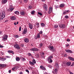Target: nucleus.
I'll return each mask as SVG.
<instances>
[{"label": "nucleus", "instance_id": "33", "mask_svg": "<svg viewBox=\"0 0 74 74\" xmlns=\"http://www.w3.org/2000/svg\"><path fill=\"white\" fill-rule=\"evenodd\" d=\"M58 27V25H55L54 26V28H57Z\"/></svg>", "mask_w": 74, "mask_h": 74}, {"label": "nucleus", "instance_id": "26", "mask_svg": "<svg viewBox=\"0 0 74 74\" xmlns=\"http://www.w3.org/2000/svg\"><path fill=\"white\" fill-rule=\"evenodd\" d=\"M42 45H43V44H42V43H40L39 45V47L40 48H41V47H42Z\"/></svg>", "mask_w": 74, "mask_h": 74}, {"label": "nucleus", "instance_id": "32", "mask_svg": "<svg viewBox=\"0 0 74 74\" xmlns=\"http://www.w3.org/2000/svg\"><path fill=\"white\" fill-rule=\"evenodd\" d=\"M35 56L36 58H39V55H38V54H36L35 55Z\"/></svg>", "mask_w": 74, "mask_h": 74}, {"label": "nucleus", "instance_id": "46", "mask_svg": "<svg viewBox=\"0 0 74 74\" xmlns=\"http://www.w3.org/2000/svg\"><path fill=\"white\" fill-rule=\"evenodd\" d=\"M68 42H69V41H70V39H68L67 40H66Z\"/></svg>", "mask_w": 74, "mask_h": 74}, {"label": "nucleus", "instance_id": "43", "mask_svg": "<svg viewBox=\"0 0 74 74\" xmlns=\"http://www.w3.org/2000/svg\"><path fill=\"white\" fill-rule=\"evenodd\" d=\"M25 71H26V72H27L28 73H29V70H28L26 69L25 70Z\"/></svg>", "mask_w": 74, "mask_h": 74}, {"label": "nucleus", "instance_id": "2", "mask_svg": "<svg viewBox=\"0 0 74 74\" xmlns=\"http://www.w3.org/2000/svg\"><path fill=\"white\" fill-rule=\"evenodd\" d=\"M53 56H49L47 59V60L49 63H51L53 61L52 59V58H53Z\"/></svg>", "mask_w": 74, "mask_h": 74}, {"label": "nucleus", "instance_id": "4", "mask_svg": "<svg viewBox=\"0 0 74 74\" xmlns=\"http://www.w3.org/2000/svg\"><path fill=\"white\" fill-rule=\"evenodd\" d=\"M39 50L36 48H33L31 49L30 50L31 51H38Z\"/></svg>", "mask_w": 74, "mask_h": 74}, {"label": "nucleus", "instance_id": "5", "mask_svg": "<svg viewBox=\"0 0 74 74\" xmlns=\"http://www.w3.org/2000/svg\"><path fill=\"white\" fill-rule=\"evenodd\" d=\"M14 47L15 48L17 49H20V47L19 45L17 44H15L14 45Z\"/></svg>", "mask_w": 74, "mask_h": 74}, {"label": "nucleus", "instance_id": "10", "mask_svg": "<svg viewBox=\"0 0 74 74\" xmlns=\"http://www.w3.org/2000/svg\"><path fill=\"white\" fill-rule=\"evenodd\" d=\"M29 27L30 29H33V25L32 24L29 23Z\"/></svg>", "mask_w": 74, "mask_h": 74}, {"label": "nucleus", "instance_id": "49", "mask_svg": "<svg viewBox=\"0 0 74 74\" xmlns=\"http://www.w3.org/2000/svg\"><path fill=\"white\" fill-rule=\"evenodd\" d=\"M55 71L56 72V73L57 71H58V69H56L55 70Z\"/></svg>", "mask_w": 74, "mask_h": 74}, {"label": "nucleus", "instance_id": "60", "mask_svg": "<svg viewBox=\"0 0 74 74\" xmlns=\"http://www.w3.org/2000/svg\"><path fill=\"white\" fill-rule=\"evenodd\" d=\"M6 57L7 58H10V57L8 56H7Z\"/></svg>", "mask_w": 74, "mask_h": 74}, {"label": "nucleus", "instance_id": "48", "mask_svg": "<svg viewBox=\"0 0 74 74\" xmlns=\"http://www.w3.org/2000/svg\"><path fill=\"white\" fill-rule=\"evenodd\" d=\"M22 59L23 60V61H25V59L24 58H22Z\"/></svg>", "mask_w": 74, "mask_h": 74}, {"label": "nucleus", "instance_id": "55", "mask_svg": "<svg viewBox=\"0 0 74 74\" xmlns=\"http://www.w3.org/2000/svg\"><path fill=\"white\" fill-rule=\"evenodd\" d=\"M11 70H10L9 71V73H11Z\"/></svg>", "mask_w": 74, "mask_h": 74}, {"label": "nucleus", "instance_id": "37", "mask_svg": "<svg viewBox=\"0 0 74 74\" xmlns=\"http://www.w3.org/2000/svg\"><path fill=\"white\" fill-rule=\"evenodd\" d=\"M29 63L30 64H32V65H34V63L32 62L29 61Z\"/></svg>", "mask_w": 74, "mask_h": 74}, {"label": "nucleus", "instance_id": "50", "mask_svg": "<svg viewBox=\"0 0 74 74\" xmlns=\"http://www.w3.org/2000/svg\"><path fill=\"white\" fill-rule=\"evenodd\" d=\"M69 44H66V47H69Z\"/></svg>", "mask_w": 74, "mask_h": 74}, {"label": "nucleus", "instance_id": "61", "mask_svg": "<svg viewBox=\"0 0 74 74\" xmlns=\"http://www.w3.org/2000/svg\"><path fill=\"white\" fill-rule=\"evenodd\" d=\"M20 74H22V72H20Z\"/></svg>", "mask_w": 74, "mask_h": 74}, {"label": "nucleus", "instance_id": "45", "mask_svg": "<svg viewBox=\"0 0 74 74\" xmlns=\"http://www.w3.org/2000/svg\"><path fill=\"white\" fill-rule=\"evenodd\" d=\"M19 37V36L18 35H16V36H15V38H18Z\"/></svg>", "mask_w": 74, "mask_h": 74}, {"label": "nucleus", "instance_id": "21", "mask_svg": "<svg viewBox=\"0 0 74 74\" xmlns=\"http://www.w3.org/2000/svg\"><path fill=\"white\" fill-rule=\"evenodd\" d=\"M55 66L56 68L57 69H59V64H56Z\"/></svg>", "mask_w": 74, "mask_h": 74}, {"label": "nucleus", "instance_id": "23", "mask_svg": "<svg viewBox=\"0 0 74 74\" xmlns=\"http://www.w3.org/2000/svg\"><path fill=\"white\" fill-rule=\"evenodd\" d=\"M25 12H23V11H22L21 12V15H25Z\"/></svg>", "mask_w": 74, "mask_h": 74}, {"label": "nucleus", "instance_id": "14", "mask_svg": "<svg viewBox=\"0 0 74 74\" xmlns=\"http://www.w3.org/2000/svg\"><path fill=\"white\" fill-rule=\"evenodd\" d=\"M43 7L44 8V9H45L46 11H47V5L45 4H44L43 5Z\"/></svg>", "mask_w": 74, "mask_h": 74}, {"label": "nucleus", "instance_id": "7", "mask_svg": "<svg viewBox=\"0 0 74 74\" xmlns=\"http://www.w3.org/2000/svg\"><path fill=\"white\" fill-rule=\"evenodd\" d=\"M8 38V36L7 35H5L3 37V38L2 40L4 41V40H6L7 39V38Z\"/></svg>", "mask_w": 74, "mask_h": 74}, {"label": "nucleus", "instance_id": "38", "mask_svg": "<svg viewBox=\"0 0 74 74\" xmlns=\"http://www.w3.org/2000/svg\"><path fill=\"white\" fill-rule=\"evenodd\" d=\"M2 59L3 61H4V60H6V58H3Z\"/></svg>", "mask_w": 74, "mask_h": 74}, {"label": "nucleus", "instance_id": "35", "mask_svg": "<svg viewBox=\"0 0 74 74\" xmlns=\"http://www.w3.org/2000/svg\"><path fill=\"white\" fill-rule=\"evenodd\" d=\"M37 37L38 38H40V34H38L37 35Z\"/></svg>", "mask_w": 74, "mask_h": 74}, {"label": "nucleus", "instance_id": "31", "mask_svg": "<svg viewBox=\"0 0 74 74\" xmlns=\"http://www.w3.org/2000/svg\"><path fill=\"white\" fill-rule=\"evenodd\" d=\"M24 2L25 3H27L28 2V0H23Z\"/></svg>", "mask_w": 74, "mask_h": 74}, {"label": "nucleus", "instance_id": "63", "mask_svg": "<svg viewBox=\"0 0 74 74\" xmlns=\"http://www.w3.org/2000/svg\"><path fill=\"white\" fill-rule=\"evenodd\" d=\"M18 23H19V22H17V25H18Z\"/></svg>", "mask_w": 74, "mask_h": 74}, {"label": "nucleus", "instance_id": "44", "mask_svg": "<svg viewBox=\"0 0 74 74\" xmlns=\"http://www.w3.org/2000/svg\"><path fill=\"white\" fill-rule=\"evenodd\" d=\"M15 69H16V67H14L13 68H12V70H16Z\"/></svg>", "mask_w": 74, "mask_h": 74}, {"label": "nucleus", "instance_id": "13", "mask_svg": "<svg viewBox=\"0 0 74 74\" xmlns=\"http://www.w3.org/2000/svg\"><path fill=\"white\" fill-rule=\"evenodd\" d=\"M69 12V10H65L63 12V14L64 15H65V14L66 15V14H67V13Z\"/></svg>", "mask_w": 74, "mask_h": 74}, {"label": "nucleus", "instance_id": "25", "mask_svg": "<svg viewBox=\"0 0 74 74\" xmlns=\"http://www.w3.org/2000/svg\"><path fill=\"white\" fill-rule=\"evenodd\" d=\"M64 5H65L64 4L62 3L60 5V7H64Z\"/></svg>", "mask_w": 74, "mask_h": 74}, {"label": "nucleus", "instance_id": "3", "mask_svg": "<svg viewBox=\"0 0 74 74\" xmlns=\"http://www.w3.org/2000/svg\"><path fill=\"white\" fill-rule=\"evenodd\" d=\"M59 26L60 28L61 29H64L65 27H66V26H65V25L64 24H62L60 23L59 25Z\"/></svg>", "mask_w": 74, "mask_h": 74}, {"label": "nucleus", "instance_id": "36", "mask_svg": "<svg viewBox=\"0 0 74 74\" xmlns=\"http://www.w3.org/2000/svg\"><path fill=\"white\" fill-rule=\"evenodd\" d=\"M65 18H66V19H68L69 18V16L67 15L65 16Z\"/></svg>", "mask_w": 74, "mask_h": 74}, {"label": "nucleus", "instance_id": "8", "mask_svg": "<svg viewBox=\"0 0 74 74\" xmlns=\"http://www.w3.org/2000/svg\"><path fill=\"white\" fill-rule=\"evenodd\" d=\"M7 2V0H2L1 3L2 4H4Z\"/></svg>", "mask_w": 74, "mask_h": 74}, {"label": "nucleus", "instance_id": "18", "mask_svg": "<svg viewBox=\"0 0 74 74\" xmlns=\"http://www.w3.org/2000/svg\"><path fill=\"white\" fill-rule=\"evenodd\" d=\"M68 58L71 60H72V61H74V59L73 58L70 57H68Z\"/></svg>", "mask_w": 74, "mask_h": 74}, {"label": "nucleus", "instance_id": "17", "mask_svg": "<svg viewBox=\"0 0 74 74\" xmlns=\"http://www.w3.org/2000/svg\"><path fill=\"white\" fill-rule=\"evenodd\" d=\"M40 67V69H42L43 70H46V69L42 66H41Z\"/></svg>", "mask_w": 74, "mask_h": 74}, {"label": "nucleus", "instance_id": "6", "mask_svg": "<svg viewBox=\"0 0 74 74\" xmlns=\"http://www.w3.org/2000/svg\"><path fill=\"white\" fill-rule=\"evenodd\" d=\"M49 48L51 51L53 52L55 51V49H53V46H49Z\"/></svg>", "mask_w": 74, "mask_h": 74}, {"label": "nucleus", "instance_id": "16", "mask_svg": "<svg viewBox=\"0 0 74 74\" xmlns=\"http://www.w3.org/2000/svg\"><path fill=\"white\" fill-rule=\"evenodd\" d=\"M10 19L11 20L14 21V20H15V19H16V17L14 16H12L11 17Z\"/></svg>", "mask_w": 74, "mask_h": 74}, {"label": "nucleus", "instance_id": "19", "mask_svg": "<svg viewBox=\"0 0 74 74\" xmlns=\"http://www.w3.org/2000/svg\"><path fill=\"white\" fill-rule=\"evenodd\" d=\"M8 52L9 53H12L13 54H14V52L11 50H9L8 51Z\"/></svg>", "mask_w": 74, "mask_h": 74}, {"label": "nucleus", "instance_id": "51", "mask_svg": "<svg viewBox=\"0 0 74 74\" xmlns=\"http://www.w3.org/2000/svg\"><path fill=\"white\" fill-rule=\"evenodd\" d=\"M29 8H32V6L31 5H30L29 6Z\"/></svg>", "mask_w": 74, "mask_h": 74}, {"label": "nucleus", "instance_id": "12", "mask_svg": "<svg viewBox=\"0 0 74 74\" xmlns=\"http://www.w3.org/2000/svg\"><path fill=\"white\" fill-rule=\"evenodd\" d=\"M24 41L25 42H26V43H27V42H29V39L27 38H25L24 39Z\"/></svg>", "mask_w": 74, "mask_h": 74}, {"label": "nucleus", "instance_id": "29", "mask_svg": "<svg viewBox=\"0 0 74 74\" xmlns=\"http://www.w3.org/2000/svg\"><path fill=\"white\" fill-rule=\"evenodd\" d=\"M32 62L33 63H34L35 64H36V60H35L34 59H33L32 61Z\"/></svg>", "mask_w": 74, "mask_h": 74}, {"label": "nucleus", "instance_id": "22", "mask_svg": "<svg viewBox=\"0 0 74 74\" xmlns=\"http://www.w3.org/2000/svg\"><path fill=\"white\" fill-rule=\"evenodd\" d=\"M71 63L70 62H68L66 63V64L67 65V66H69L71 65Z\"/></svg>", "mask_w": 74, "mask_h": 74}, {"label": "nucleus", "instance_id": "34", "mask_svg": "<svg viewBox=\"0 0 74 74\" xmlns=\"http://www.w3.org/2000/svg\"><path fill=\"white\" fill-rule=\"evenodd\" d=\"M35 13V11H34V10H33L31 12V14H32V15H33V14H34Z\"/></svg>", "mask_w": 74, "mask_h": 74}, {"label": "nucleus", "instance_id": "1", "mask_svg": "<svg viewBox=\"0 0 74 74\" xmlns=\"http://www.w3.org/2000/svg\"><path fill=\"white\" fill-rule=\"evenodd\" d=\"M5 12L3 11L1 14H0V21H2V20H3V19L5 18Z\"/></svg>", "mask_w": 74, "mask_h": 74}, {"label": "nucleus", "instance_id": "47", "mask_svg": "<svg viewBox=\"0 0 74 74\" xmlns=\"http://www.w3.org/2000/svg\"><path fill=\"white\" fill-rule=\"evenodd\" d=\"M19 31L20 32V31H21V27H20L19 28Z\"/></svg>", "mask_w": 74, "mask_h": 74}, {"label": "nucleus", "instance_id": "41", "mask_svg": "<svg viewBox=\"0 0 74 74\" xmlns=\"http://www.w3.org/2000/svg\"><path fill=\"white\" fill-rule=\"evenodd\" d=\"M28 56H32V54H31V53H28Z\"/></svg>", "mask_w": 74, "mask_h": 74}, {"label": "nucleus", "instance_id": "64", "mask_svg": "<svg viewBox=\"0 0 74 74\" xmlns=\"http://www.w3.org/2000/svg\"><path fill=\"white\" fill-rule=\"evenodd\" d=\"M64 56L65 57L67 56V55H64Z\"/></svg>", "mask_w": 74, "mask_h": 74}, {"label": "nucleus", "instance_id": "30", "mask_svg": "<svg viewBox=\"0 0 74 74\" xmlns=\"http://www.w3.org/2000/svg\"><path fill=\"white\" fill-rule=\"evenodd\" d=\"M41 25L43 27H44L45 26V25L44 24V23H41Z\"/></svg>", "mask_w": 74, "mask_h": 74}, {"label": "nucleus", "instance_id": "59", "mask_svg": "<svg viewBox=\"0 0 74 74\" xmlns=\"http://www.w3.org/2000/svg\"><path fill=\"white\" fill-rule=\"evenodd\" d=\"M42 1H45V0H41Z\"/></svg>", "mask_w": 74, "mask_h": 74}, {"label": "nucleus", "instance_id": "15", "mask_svg": "<svg viewBox=\"0 0 74 74\" xmlns=\"http://www.w3.org/2000/svg\"><path fill=\"white\" fill-rule=\"evenodd\" d=\"M65 51L66 52H68V53H69H69H73V51H72L71 50H69V49L66 50Z\"/></svg>", "mask_w": 74, "mask_h": 74}, {"label": "nucleus", "instance_id": "52", "mask_svg": "<svg viewBox=\"0 0 74 74\" xmlns=\"http://www.w3.org/2000/svg\"><path fill=\"white\" fill-rule=\"evenodd\" d=\"M1 54L2 55H4V53L2 52H1Z\"/></svg>", "mask_w": 74, "mask_h": 74}, {"label": "nucleus", "instance_id": "11", "mask_svg": "<svg viewBox=\"0 0 74 74\" xmlns=\"http://www.w3.org/2000/svg\"><path fill=\"white\" fill-rule=\"evenodd\" d=\"M27 32V29L26 28H25L24 29V31H23V34H26Z\"/></svg>", "mask_w": 74, "mask_h": 74}, {"label": "nucleus", "instance_id": "62", "mask_svg": "<svg viewBox=\"0 0 74 74\" xmlns=\"http://www.w3.org/2000/svg\"><path fill=\"white\" fill-rule=\"evenodd\" d=\"M37 25H39V23H37Z\"/></svg>", "mask_w": 74, "mask_h": 74}, {"label": "nucleus", "instance_id": "28", "mask_svg": "<svg viewBox=\"0 0 74 74\" xmlns=\"http://www.w3.org/2000/svg\"><path fill=\"white\" fill-rule=\"evenodd\" d=\"M47 66L48 67H49V68H50L51 69H52V66L50 65H47Z\"/></svg>", "mask_w": 74, "mask_h": 74}, {"label": "nucleus", "instance_id": "57", "mask_svg": "<svg viewBox=\"0 0 74 74\" xmlns=\"http://www.w3.org/2000/svg\"><path fill=\"white\" fill-rule=\"evenodd\" d=\"M42 55H45V53H44V52H42Z\"/></svg>", "mask_w": 74, "mask_h": 74}, {"label": "nucleus", "instance_id": "39", "mask_svg": "<svg viewBox=\"0 0 74 74\" xmlns=\"http://www.w3.org/2000/svg\"><path fill=\"white\" fill-rule=\"evenodd\" d=\"M42 31H40L39 33H38L39 34H42Z\"/></svg>", "mask_w": 74, "mask_h": 74}, {"label": "nucleus", "instance_id": "24", "mask_svg": "<svg viewBox=\"0 0 74 74\" xmlns=\"http://www.w3.org/2000/svg\"><path fill=\"white\" fill-rule=\"evenodd\" d=\"M16 61H17L18 62H19V60H20V58L19 57H16Z\"/></svg>", "mask_w": 74, "mask_h": 74}, {"label": "nucleus", "instance_id": "20", "mask_svg": "<svg viewBox=\"0 0 74 74\" xmlns=\"http://www.w3.org/2000/svg\"><path fill=\"white\" fill-rule=\"evenodd\" d=\"M5 66V64H0V67H4Z\"/></svg>", "mask_w": 74, "mask_h": 74}, {"label": "nucleus", "instance_id": "54", "mask_svg": "<svg viewBox=\"0 0 74 74\" xmlns=\"http://www.w3.org/2000/svg\"><path fill=\"white\" fill-rule=\"evenodd\" d=\"M14 25H16V22H14Z\"/></svg>", "mask_w": 74, "mask_h": 74}, {"label": "nucleus", "instance_id": "56", "mask_svg": "<svg viewBox=\"0 0 74 74\" xmlns=\"http://www.w3.org/2000/svg\"><path fill=\"white\" fill-rule=\"evenodd\" d=\"M12 6L11 5L10 6V8H12Z\"/></svg>", "mask_w": 74, "mask_h": 74}, {"label": "nucleus", "instance_id": "40", "mask_svg": "<svg viewBox=\"0 0 74 74\" xmlns=\"http://www.w3.org/2000/svg\"><path fill=\"white\" fill-rule=\"evenodd\" d=\"M10 9L11 12H12V11H13V10H14V8H10Z\"/></svg>", "mask_w": 74, "mask_h": 74}, {"label": "nucleus", "instance_id": "53", "mask_svg": "<svg viewBox=\"0 0 74 74\" xmlns=\"http://www.w3.org/2000/svg\"><path fill=\"white\" fill-rule=\"evenodd\" d=\"M0 48H3V46L1 45H0Z\"/></svg>", "mask_w": 74, "mask_h": 74}, {"label": "nucleus", "instance_id": "58", "mask_svg": "<svg viewBox=\"0 0 74 74\" xmlns=\"http://www.w3.org/2000/svg\"><path fill=\"white\" fill-rule=\"evenodd\" d=\"M74 66V64H72L71 66Z\"/></svg>", "mask_w": 74, "mask_h": 74}, {"label": "nucleus", "instance_id": "9", "mask_svg": "<svg viewBox=\"0 0 74 74\" xmlns=\"http://www.w3.org/2000/svg\"><path fill=\"white\" fill-rule=\"evenodd\" d=\"M53 9V8H52V7H50L49 8V14H50L51 12H52V10Z\"/></svg>", "mask_w": 74, "mask_h": 74}, {"label": "nucleus", "instance_id": "42", "mask_svg": "<svg viewBox=\"0 0 74 74\" xmlns=\"http://www.w3.org/2000/svg\"><path fill=\"white\" fill-rule=\"evenodd\" d=\"M38 14H39V15H42V14L41 12L40 13V12H38Z\"/></svg>", "mask_w": 74, "mask_h": 74}, {"label": "nucleus", "instance_id": "27", "mask_svg": "<svg viewBox=\"0 0 74 74\" xmlns=\"http://www.w3.org/2000/svg\"><path fill=\"white\" fill-rule=\"evenodd\" d=\"M15 14H16L17 15H19V12L18 11H16L14 12Z\"/></svg>", "mask_w": 74, "mask_h": 74}]
</instances>
